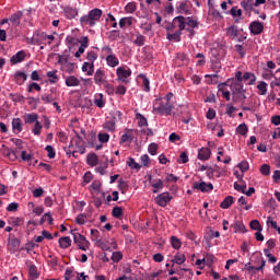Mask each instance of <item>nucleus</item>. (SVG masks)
<instances>
[{
    "label": "nucleus",
    "instance_id": "nucleus-1",
    "mask_svg": "<svg viewBox=\"0 0 280 280\" xmlns=\"http://www.w3.org/2000/svg\"><path fill=\"white\" fill-rule=\"evenodd\" d=\"M102 19V10L101 9H93L89 12L88 15H83L80 19V23L83 27H86L89 25L90 27H93L97 21Z\"/></svg>",
    "mask_w": 280,
    "mask_h": 280
},
{
    "label": "nucleus",
    "instance_id": "nucleus-2",
    "mask_svg": "<svg viewBox=\"0 0 280 280\" xmlns=\"http://www.w3.org/2000/svg\"><path fill=\"white\" fill-rule=\"evenodd\" d=\"M153 110L158 115H172V110H174V105H172L171 102H163L161 100H156L154 105H153Z\"/></svg>",
    "mask_w": 280,
    "mask_h": 280
},
{
    "label": "nucleus",
    "instance_id": "nucleus-3",
    "mask_svg": "<svg viewBox=\"0 0 280 280\" xmlns=\"http://www.w3.org/2000/svg\"><path fill=\"white\" fill-rule=\"evenodd\" d=\"M187 19H185V16L183 15H178L176 18H174L172 24H170L166 30L167 32H174V30H176V27H178V32H180L183 34V30H187Z\"/></svg>",
    "mask_w": 280,
    "mask_h": 280
},
{
    "label": "nucleus",
    "instance_id": "nucleus-4",
    "mask_svg": "<svg viewBox=\"0 0 280 280\" xmlns=\"http://www.w3.org/2000/svg\"><path fill=\"white\" fill-rule=\"evenodd\" d=\"M73 240L80 250H89L91 247V242L80 233L73 234Z\"/></svg>",
    "mask_w": 280,
    "mask_h": 280
},
{
    "label": "nucleus",
    "instance_id": "nucleus-5",
    "mask_svg": "<svg viewBox=\"0 0 280 280\" xmlns=\"http://www.w3.org/2000/svg\"><path fill=\"white\" fill-rule=\"evenodd\" d=\"M116 75L119 82H124L125 84H128V82H130L128 78L132 75V70H130V68L126 69V67H119L116 70Z\"/></svg>",
    "mask_w": 280,
    "mask_h": 280
},
{
    "label": "nucleus",
    "instance_id": "nucleus-6",
    "mask_svg": "<svg viewBox=\"0 0 280 280\" xmlns=\"http://www.w3.org/2000/svg\"><path fill=\"white\" fill-rule=\"evenodd\" d=\"M230 89L232 91V95H233V102H237V97H235V95H242V93H244V84L235 81L230 85Z\"/></svg>",
    "mask_w": 280,
    "mask_h": 280
},
{
    "label": "nucleus",
    "instance_id": "nucleus-7",
    "mask_svg": "<svg viewBox=\"0 0 280 280\" xmlns=\"http://www.w3.org/2000/svg\"><path fill=\"white\" fill-rule=\"evenodd\" d=\"M172 201L170 192H162L155 198V202L159 207H167V203Z\"/></svg>",
    "mask_w": 280,
    "mask_h": 280
},
{
    "label": "nucleus",
    "instance_id": "nucleus-8",
    "mask_svg": "<svg viewBox=\"0 0 280 280\" xmlns=\"http://www.w3.org/2000/svg\"><path fill=\"white\" fill-rule=\"evenodd\" d=\"M192 189H198L199 191H202V194L213 191V184L211 183L207 184L205 182L195 183L192 185Z\"/></svg>",
    "mask_w": 280,
    "mask_h": 280
},
{
    "label": "nucleus",
    "instance_id": "nucleus-9",
    "mask_svg": "<svg viewBox=\"0 0 280 280\" xmlns=\"http://www.w3.org/2000/svg\"><path fill=\"white\" fill-rule=\"evenodd\" d=\"M94 82L98 86H102V84H106L108 82L106 80V72H104V70H102V69L96 70V72L94 74Z\"/></svg>",
    "mask_w": 280,
    "mask_h": 280
},
{
    "label": "nucleus",
    "instance_id": "nucleus-10",
    "mask_svg": "<svg viewBox=\"0 0 280 280\" xmlns=\"http://www.w3.org/2000/svg\"><path fill=\"white\" fill-rule=\"evenodd\" d=\"M225 36L230 38V40H235L237 36H240V28L236 25H231L225 28Z\"/></svg>",
    "mask_w": 280,
    "mask_h": 280
},
{
    "label": "nucleus",
    "instance_id": "nucleus-11",
    "mask_svg": "<svg viewBox=\"0 0 280 280\" xmlns=\"http://www.w3.org/2000/svg\"><path fill=\"white\" fill-rule=\"evenodd\" d=\"M252 34L259 35L264 32V24L261 22H252L249 25Z\"/></svg>",
    "mask_w": 280,
    "mask_h": 280
},
{
    "label": "nucleus",
    "instance_id": "nucleus-12",
    "mask_svg": "<svg viewBox=\"0 0 280 280\" xmlns=\"http://www.w3.org/2000/svg\"><path fill=\"white\" fill-rule=\"evenodd\" d=\"M21 19H23V12L18 11L11 15L9 21H10V23H12V25H14V27H19V25H21Z\"/></svg>",
    "mask_w": 280,
    "mask_h": 280
},
{
    "label": "nucleus",
    "instance_id": "nucleus-13",
    "mask_svg": "<svg viewBox=\"0 0 280 280\" xmlns=\"http://www.w3.org/2000/svg\"><path fill=\"white\" fill-rule=\"evenodd\" d=\"M135 141V136L132 135V129H126V133L120 138L121 143H132Z\"/></svg>",
    "mask_w": 280,
    "mask_h": 280
},
{
    "label": "nucleus",
    "instance_id": "nucleus-14",
    "mask_svg": "<svg viewBox=\"0 0 280 280\" xmlns=\"http://www.w3.org/2000/svg\"><path fill=\"white\" fill-rule=\"evenodd\" d=\"M186 25H188V27L186 28V32H189L190 36H194V30H196V27H198V21H196L191 18H187Z\"/></svg>",
    "mask_w": 280,
    "mask_h": 280
},
{
    "label": "nucleus",
    "instance_id": "nucleus-15",
    "mask_svg": "<svg viewBox=\"0 0 280 280\" xmlns=\"http://www.w3.org/2000/svg\"><path fill=\"white\" fill-rule=\"evenodd\" d=\"M189 10H191V3L189 1H184L177 8L178 14H189Z\"/></svg>",
    "mask_w": 280,
    "mask_h": 280
},
{
    "label": "nucleus",
    "instance_id": "nucleus-16",
    "mask_svg": "<svg viewBox=\"0 0 280 280\" xmlns=\"http://www.w3.org/2000/svg\"><path fill=\"white\" fill-rule=\"evenodd\" d=\"M200 161H209L211 159V150L209 148H201L198 152Z\"/></svg>",
    "mask_w": 280,
    "mask_h": 280
},
{
    "label": "nucleus",
    "instance_id": "nucleus-17",
    "mask_svg": "<svg viewBox=\"0 0 280 280\" xmlns=\"http://www.w3.org/2000/svg\"><path fill=\"white\" fill-rule=\"evenodd\" d=\"M176 62L179 67H185V65L189 63V58H187V55H185V52H178L176 55Z\"/></svg>",
    "mask_w": 280,
    "mask_h": 280
},
{
    "label": "nucleus",
    "instance_id": "nucleus-18",
    "mask_svg": "<svg viewBox=\"0 0 280 280\" xmlns=\"http://www.w3.org/2000/svg\"><path fill=\"white\" fill-rule=\"evenodd\" d=\"M25 51L20 50L16 55H14L11 58V63L12 65H19V62H23L25 60Z\"/></svg>",
    "mask_w": 280,
    "mask_h": 280
},
{
    "label": "nucleus",
    "instance_id": "nucleus-19",
    "mask_svg": "<svg viewBox=\"0 0 280 280\" xmlns=\"http://www.w3.org/2000/svg\"><path fill=\"white\" fill-rule=\"evenodd\" d=\"M12 129L16 135L23 131V122H21V118H14L12 120Z\"/></svg>",
    "mask_w": 280,
    "mask_h": 280
},
{
    "label": "nucleus",
    "instance_id": "nucleus-20",
    "mask_svg": "<svg viewBox=\"0 0 280 280\" xmlns=\"http://www.w3.org/2000/svg\"><path fill=\"white\" fill-rule=\"evenodd\" d=\"M226 86H228L226 83L219 84V92L222 93L226 102H231V92L226 90Z\"/></svg>",
    "mask_w": 280,
    "mask_h": 280
},
{
    "label": "nucleus",
    "instance_id": "nucleus-21",
    "mask_svg": "<svg viewBox=\"0 0 280 280\" xmlns=\"http://www.w3.org/2000/svg\"><path fill=\"white\" fill-rule=\"evenodd\" d=\"M115 127H116L115 117L105 121L104 125H103V128L105 130H107L108 132H115Z\"/></svg>",
    "mask_w": 280,
    "mask_h": 280
},
{
    "label": "nucleus",
    "instance_id": "nucleus-22",
    "mask_svg": "<svg viewBox=\"0 0 280 280\" xmlns=\"http://www.w3.org/2000/svg\"><path fill=\"white\" fill-rule=\"evenodd\" d=\"M65 16L67 19H75V15L78 14V9L71 8V7H66L65 10Z\"/></svg>",
    "mask_w": 280,
    "mask_h": 280
},
{
    "label": "nucleus",
    "instance_id": "nucleus-23",
    "mask_svg": "<svg viewBox=\"0 0 280 280\" xmlns=\"http://www.w3.org/2000/svg\"><path fill=\"white\" fill-rule=\"evenodd\" d=\"M16 84H24L27 80V74L25 72L18 71L14 75Z\"/></svg>",
    "mask_w": 280,
    "mask_h": 280
},
{
    "label": "nucleus",
    "instance_id": "nucleus-24",
    "mask_svg": "<svg viewBox=\"0 0 280 280\" xmlns=\"http://www.w3.org/2000/svg\"><path fill=\"white\" fill-rule=\"evenodd\" d=\"M133 45L137 47H143V45H145V36L138 32L136 34V39H133Z\"/></svg>",
    "mask_w": 280,
    "mask_h": 280
},
{
    "label": "nucleus",
    "instance_id": "nucleus-25",
    "mask_svg": "<svg viewBox=\"0 0 280 280\" xmlns=\"http://www.w3.org/2000/svg\"><path fill=\"white\" fill-rule=\"evenodd\" d=\"M183 33L180 31H176L175 33L168 32L167 33V40H174L175 43H180V35Z\"/></svg>",
    "mask_w": 280,
    "mask_h": 280
},
{
    "label": "nucleus",
    "instance_id": "nucleus-26",
    "mask_svg": "<svg viewBox=\"0 0 280 280\" xmlns=\"http://www.w3.org/2000/svg\"><path fill=\"white\" fill-rule=\"evenodd\" d=\"M94 104L98 108H104V106H106V102H104V94H102V93L96 94L95 98H94Z\"/></svg>",
    "mask_w": 280,
    "mask_h": 280
},
{
    "label": "nucleus",
    "instance_id": "nucleus-27",
    "mask_svg": "<svg viewBox=\"0 0 280 280\" xmlns=\"http://www.w3.org/2000/svg\"><path fill=\"white\" fill-rule=\"evenodd\" d=\"M65 279L66 280H71V279H77L80 280V273L77 271H73L72 269H67L65 273Z\"/></svg>",
    "mask_w": 280,
    "mask_h": 280
},
{
    "label": "nucleus",
    "instance_id": "nucleus-28",
    "mask_svg": "<svg viewBox=\"0 0 280 280\" xmlns=\"http://www.w3.org/2000/svg\"><path fill=\"white\" fill-rule=\"evenodd\" d=\"M106 62L108 67H117L119 65V59L115 55H108L106 57Z\"/></svg>",
    "mask_w": 280,
    "mask_h": 280
},
{
    "label": "nucleus",
    "instance_id": "nucleus-29",
    "mask_svg": "<svg viewBox=\"0 0 280 280\" xmlns=\"http://www.w3.org/2000/svg\"><path fill=\"white\" fill-rule=\"evenodd\" d=\"M241 5L245 10V12H253L255 2H253V0L242 1Z\"/></svg>",
    "mask_w": 280,
    "mask_h": 280
},
{
    "label": "nucleus",
    "instance_id": "nucleus-30",
    "mask_svg": "<svg viewBox=\"0 0 280 280\" xmlns=\"http://www.w3.org/2000/svg\"><path fill=\"white\" fill-rule=\"evenodd\" d=\"M66 85L68 86H80V80L73 75L66 79Z\"/></svg>",
    "mask_w": 280,
    "mask_h": 280
},
{
    "label": "nucleus",
    "instance_id": "nucleus-31",
    "mask_svg": "<svg viewBox=\"0 0 280 280\" xmlns=\"http://www.w3.org/2000/svg\"><path fill=\"white\" fill-rule=\"evenodd\" d=\"M59 246H60V248H69V246H71V237H69V236L60 237Z\"/></svg>",
    "mask_w": 280,
    "mask_h": 280
},
{
    "label": "nucleus",
    "instance_id": "nucleus-32",
    "mask_svg": "<svg viewBox=\"0 0 280 280\" xmlns=\"http://www.w3.org/2000/svg\"><path fill=\"white\" fill-rule=\"evenodd\" d=\"M97 161H98V158H97V154L95 153L89 154L86 158V163L88 165H91V167H95V165H97Z\"/></svg>",
    "mask_w": 280,
    "mask_h": 280
},
{
    "label": "nucleus",
    "instance_id": "nucleus-33",
    "mask_svg": "<svg viewBox=\"0 0 280 280\" xmlns=\"http://www.w3.org/2000/svg\"><path fill=\"white\" fill-rule=\"evenodd\" d=\"M234 202L233 196H228L225 199L220 203L221 209H229Z\"/></svg>",
    "mask_w": 280,
    "mask_h": 280
},
{
    "label": "nucleus",
    "instance_id": "nucleus-34",
    "mask_svg": "<svg viewBox=\"0 0 280 280\" xmlns=\"http://www.w3.org/2000/svg\"><path fill=\"white\" fill-rule=\"evenodd\" d=\"M258 89V95H266L268 93V83L265 81H260L257 85Z\"/></svg>",
    "mask_w": 280,
    "mask_h": 280
},
{
    "label": "nucleus",
    "instance_id": "nucleus-35",
    "mask_svg": "<svg viewBox=\"0 0 280 280\" xmlns=\"http://www.w3.org/2000/svg\"><path fill=\"white\" fill-rule=\"evenodd\" d=\"M151 187H153V194H159V189H163V180L155 179L154 182H151Z\"/></svg>",
    "mask_w": 280,
    "mask_h": 280
},
{
    "label": "nucleus",
    "instance_id": "nucleus-36",
    "mask_svg": "<svg viewBox=\"0 0 280 280\" xmlns=\"http://www.w3.org/2000/svg\"><path fill=\"white\" fill-rule=\"evenodd\" d=\"M47 34L46 33H40L37 34L36 37H33L32 42L33 45H40V43H43V40H47Z\"/></svg>",
    "mask_w": 280,
    "mask_h": 280
},
{
    "label": "nucleus",
    "instance_id": "nucleus-37",
    "mask_svg": "<svg viewBox=\"0 0 280 280\" xmlns=\"http://www.w3.org/2000/svg\"><path fill=\"white\" fill-rule=\"evenodd\" d=\"M82 71L88 73V75H92L94 73V66L91 62H84L82 66Z\"/></svg>",
    "mask_w": 280,
    "mask_h": 280
},
{
    "label": "nucleus",
    "instance_id": "nucleus-38",
    "mask_svg": "<svg viewBox=\"0 0 280 280\" xmlns=\"http://www.w3.org/2000/svg\"><path fill=\"white\" fill-rule=\"evenodd\" d=\"M40 100L43 104H54L56 102V97H54V94H43Z\"/></svg>",
    "mask_w": 280,
    "mask_h": 280
},
{
    "label": "nucleus",
    "instance_id": "nucleus-39",
    "mask_svg": "<svg viewBox=\"0 0 280 280\" xmlns=\"http://www.w3.org/2000/svg\"><path fill=\"white\" fill-rule=\"evenodd\" d=\"M58 70L48 71L46 73L47 78H49L50 84H56L58 82Z\"/></svg>",
    "mask_w": 280,
    "mask_h": 280
},
{
    "label": "nucleus",
    "instance_id": "nucleus-40",
    "mask_svg": "<svg viewBox=\"0 0 280 280\" xmlns=\"http://www.w3.org/2000/svg\"><path fill=\"white\" fill-rule=\"evenodd\" d=\"M243 80H249V85L255 84V82H257V77H255V73L253 72H245L243 74Z\"/></svg>",
    "mask_w": 280,
    "mask_h": 280
},
{
    "label": "nucleus",
    "instance_id": "nucleus-41",
    "mask_svg": "<svg viewBox=\"0 0 280 280\" xmlns=\"http://www.w3.org/2000/svg\"><path fill=\"white\" fill-rule=\"evenodd\" d=\"M25 124H36L38 121V114H27L24 117Z\"/></svg>",
    "mask_w": 280,
    "mask_h": 280
},
{
    "label": "nucleus",
    "instance_id": "nucleus-42",
    "mask_svg": "<svg viewBox=\"0 0 280 280\" xmlns=\"http://www.w3.org/2000/svg\"><path fill=\"white\" fill-rule=\"evenodd\" d=\"M112 214L114 218H117L118 220L124 218V208L116 206L113 209Z\"/></svg>",
    "mask_w": 280,
    "mask_h": 280
},
{
    "label": "nucleus",
    "instance_id": "nucleus-43",
    "mask_svg": "<svg viewBox=\"0 0 280 280\" xmlns=\"http://www.w3.org/2000/svg\"><path fill=\"white\" fill-rule=\"evenodd\" d=\"M234 231L235 233H246V225L240 221H236L234 223Z\"/></svg>",
    "mask_w": 280,
    "mask_h": 280
},
{
    "label": "nucleus",
    "instance_id": "nucleus-44",
    "mask_svg": "<svg viewBox=\"0 0 280 280\" xmlns=\"http://www.w3.org/2000/svg\"><path fill=\"white\" fill-rule=\"evenodd\" d=\"M249 226L253 231H264V228H261V223H259V220L250 221Z\"/></svg>",
    "mask_w": 280,
    "mask_h": 280
},
{
    "label": "nucleus",
    "instance_id": "nucleus-45",
    "mask_svg": "<svg viewBox=\"0 0 280 280\" xmlns=\"http://www.w3.org/2000/svg\"><path fill=\"white\" fill-rule=\"evenodd\" d=\"M171 243H172V246L175 250H178L180 248V246H183V243L176 236L171 237Z\"/></svg>",
    "mask_w": 280,
    "mask_h": 280
},
{
    "label": "nucleus",
    "instance_id": "nucleus-46",
    "mask_svg": "<svg viewBox=\"0 0 280 280\" xmlns=\"http://www.w3.org/2000/svg\"><path fill=\"white\" fill-rule=\"evenodd\" d=\"M172 261L173 264H177L178 266H180V264H185L186 261L185 254H177Z\"/></svg>",
    "mask_w": 280,
    "mask_h": 280
},
{
    "label": "nucleus",
    "instance_id": "nucleus-47",
    "mask_svg": "<svg viewBox=\"0 0 280 280\" xmlns=\"http://www.w3.org/2000/svg\"><path fill=\"white\" fill-rule=\"evenodd\" d=\"M7 156L10 159V161H16L19 159V151L9 149Z\"/></svg>",
    "mask_w": 280,
    "mask_h": 280
},
{
    "label": "nucleus",
    "instance_id": "nucleus-48",
    "mask_svg": "<svg viewBox=\"0 0 280 280\" xmlns=\"http://www.w3.org/2000/svg\"><path fill=\"white\" fill-rule=\"evenodd\" d=\"M28 277L30 279L34 280L38 278V270L35 266H31L28 269Z\"/></svg>",
    "mask_w": 280,
    "mask_h": 280
},
{
    "label": "nucleus",
    "instance_id": "nucleus-49",
    "mask_svg": "<svg viewBox=\"0 0 280 280\" xmlns=\"http://www.w3.org/2000/svg\"><path fill=\"white\" fill-rule=\"evenodd\" d=\"M236 132H238V135H242L243 137L247 135L248 132V126H246V124H242L236 128Z\"/></svg>",
    "mask_w": 280,
    "mask_h": 280
},
{
    "label": "nucleus",
    "instance_id": "nucleus-50",
    "mask_svg": "<svg viewBox=\"0 0 280 280\" xmlns=\"http://www.w3.org/2000/svg\"><path fill=\"white\" fill-rule=\"evenodd\" d=\"M137 119H138V126L140 128H143V126H148V119H145L143 115L137 114Z\"/></svg>",
    "mask_w": 280,
    "mask_h": 280
},
{
    "label": "nucleus",
    "instance_id": "nucleus-51",
    "mask_svg": "<svg viewBox=\"0 0 280 280\" xmlns=\"http://www.w3.org/2000/svg\"><path fill=\"white\" fill-rule=\"evenodd\" d=\"M121 259H124V255L121 254V252L113 253L112 260L115 261V264H119V261H121Z\"/></svg>",
    "mask_w": 280,
    "mask_h": 280
},
{
    "label": "nucleus",
    "instance_id": "nucleus-52",
    "mask_svg": "<svg viewBox=\"0 0 280 280\" xmlns=\"http://www.w3.org/2000/svg\"><path fill=\"white\" fill-rule=\"evenodd\" d=\"M126 25H132V18H122L119 21V27H126Z\"/></svg>",
    "mask_w": 280,
    "mask_h": 280
},
{
    "label": "nucleus",
    "instance_id": "nucleus-53",
    "mask_svg": "<svg viewBox=\"0 0 280 280\" xmlns=\"http://www.w3.org/2000/svg\"><path fill=\"white\" fill-rule=\"evenodd\" d=\"M126 12H128V14H132L133 12H136L137 10V4L135 2H129L126 7H125Z\"/></svg>",
    "mask_w": 280,
    "mask_h": 280
},
{
    "label": "nucleus",
    "instance_id": "nucleus-54",
    "mask_svg": "<svg viewBox=\"0 0 280 280\" xmlns=\"http://www.w3.org/2000/svg\"><path fill=\"white\" fill-rule=\"evenodd\" d=\"M237 167L241 170V172H248V170H250V165L248 164L247 161H242Z\"/></svg>",
    "mask_w": 280,
    "mask_h": 280
},
{
    "label": "nucleus",
    "instance_id": "nucleus-55",
    "mask_svg": "<svg viewBox=\"0 0 280 280\" xmlns=\"http://www.w3.org/2000/svg\"><path fill=\"white\" fill-rule=\"evenodd\" d=\"M127 165L129 167H131V170H141V166L139 165V163L135 162V159L129 158V161L127 162Z\"/></svg>",
    "mask_w": 280,
    "mask_h": 280
},
{
    "label": "nucleus",
    "instance_id": "nucleus-56",
    "mask_svg": "<svg viewBox=\"0 0 280 280\" xmlns=\"http://www.w3.org/2000/svg\"><path fill=\"white\" fill-rule=\"evenodd\" d=\"M260 173L262 174V176H270V165L262 164L260 167Z\"/></svg>",
    "mask_w": 280,
    "mask_h": 280
},
{
    "label": "nucleus",
    "instance_id": "nucleus-57",
    "mask_svg": "<svg viewBox=\"0 0 280 280\" xmlns=\"http://www.w3.org/2000/svg\"><path fill=\"white\" fill-rule=\"evenodd\" d=\"M156 150H159V144L156 143H151L148 148V152L149 154H151L152 156H155L156 154Z\"/></svg>",
    "mask_w": 280,
    "mask_h": 280
},
{
    "label": "nucleus",
    "instance_id": "nucleus-58",
    "mask_svg": "<svg viewBox=\"0 0 280 280\" xmlns=\"http://www.w3.org/2000/svg\"><path fill=\"white\" fill-rule=\"evenodd\" d=\"M235 51L238 52V56L241 58H244V56H246V49H244V46H242L240 44L235 45Z\"/></svg>",
    "mask_w": 280,
    "mask_h": 280
},
{
    "label": "nucleus",
    "instance_id": "nucleus-59",
    "mask_svg": "<svg viewBox=\"0 0 280 280\" xmlns=\"http://www.w3.org/2000/svg\"><path fill=\"white\" fill-rule=\"evenodd\" d=\"M88 60L91 65H93L96 60H97V54H95V51H90L88 52Z\"/></svg>",
    "mask_w": 280,
    "mask_h": 280
},
{
    "label": "nucleus",
    "instance_id": "nucleus-60",
    "mask_svg": "<svg viewBox=\"0 0 280 280\" xmlns=\"http://www.w3.org/2000/svg\"><path fill=\"white\" fill-rule=\"evenodd\" d=\"M43 130V125H40V121H36L35 122V126H34V128H33V133L34 135H36V136H38V135H40V131Z\"/></svg>",
    "mask_w": 280,
    "mask_h": 280
},
{
    "label": "nucleus",
    "instance_id": "nucleus-61",
    "mask_svg": "<svg viewBox=\"0 0 280 280\" xmlns=\"http://www.w3.org/2000/svg\"><path fill=\"white\" fill-rule=\"evenodd\" d=\"M10 97L13 102H25V96L21 94H10Z\"/></svg>",
    "mask_w": 280,
    "mask_h": 280
},
{
    "label": "nucleus",
    "instance_id": "nucleus-62",
    "mask_svg": "<svg viewBox=\"0 0 280 280\" xmlns=\"http://www.w3.org/2000/svg\"><path fill=\"white\" fill-rule=\"evenodd\" d=\"M177 163H189V156H187V152H182Z\"/></svg>",
    "mask_w": 280,
    "mask_h": 280
},
{
    "label": "nucleus",
    "instance_id": "nucleus-63",
    "mask_svg": "<svg viewBox=\"0 0 280 280\" xmlns=\"http://www.w3.org/2000/svg\"><path fill=\"white\" fill-rule=\"evenodd\" d=\"M7 211L9 212H14V211H19V203L16 202H11L8 208Z\"/></svg>",
    "mask_w": 280,
    "mask_h": 280
},
{
    "label": "nucleus",
    "instance_id": "nucleus-64",
    "mask_svg": "<svg viewBox=\"0 0 280 280\" xmlns=\"http://www.w3.org/2000/svg\"><path fill=\"white\" fill-rule=\"evenodd\" d=\"M231 14H232V16H242V11H241V9H237V7H233L231 9Z\"/></svg>",
    "mask_w": 280,
    "mask_h": 280
}]
</instances>
